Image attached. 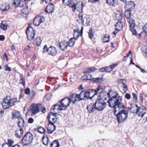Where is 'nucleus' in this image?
I'll list each match as a JSON object with an SVG mask.
<instances>
[{
  "mask_svg": "<svg viewBox=\"0 0 147 147\" xmlns=\"http://www.w3.org/2000/svg\"><path fill=\"white\" fill-rule=\"evenodd\" d=\"M28 7H26L25 8H24L22 10V13L26 15L28 13Z\"/></svg>",
  "mask_w": 147,
  "mask_h": 147,
  "instance_id": "09e8293b",
  "label": "nucleus"
},
{
  "mask_svg": "<svg viewBox=\"0 0 147 147\" xmlns=\"http://www.w3.org/2000/svg\"><path fill=\"white\" fill-rule=\"evenodd\" d=\"M9 5L8 3H7L3 6L1 10L3 11H7L9 9Z\"/></svg>",
  "mask_w": 147,
  "mask_h": 147,
  "instance_id": "c9c22d12",
  "label": "nucleus"
},
{
  "mask_svg": "<svg viewBox=\"0 0 147 147\" xmlns=\"http://www.w3.org/2000/svg\"><path fill=\"white\" fill-rule=\"evenodd\" d=\"M47 118L49 121V119L52 123L54 124L57 121V118H55L53 115H51V114H49L47 116Z\"/></svg>",
  "mask_w": 147,
  "mask_h": 147,
  "instance_id": "c85d7f7f",
  "label": "nucleus"
},
{
  "mask_svg": "<svg viewBox=\"0 0 147 147\" xmlns=\"http://www.w3.org/2000/svg\"><path fill=\"white\" fill-rule=\"evenodd\" d=\"M20 83L22 84V85L24 86L25 85V82L24 79V77L22 76H20Z\"/></svg>",
  "mask_w": 147,
  "mask_h": 147,
  "instance_id": "a18cd8bd",
  "label": "nucleus"
},
{
  "mask_svg": "<svg viewBox=\"0 0 147 147\" xmlns=\"http://www.w3.org/2000/svg\"><path fill=\"white\" fill-rule=\"evenodd\" d=\"M56 129V126L49 119V123H48L47 129L49 134L52 133Z\"/></svg>",
  "mask_w": 147,
  "mask_h": 147,
  "instance_id": "9b49d317",
  "label": "nucleus"
},
{
  "mask_svg": "<svg viewBox=\"0 0 147 147\" xmlns=\"http://www.w3.org/2000/svg\"><path fill=\"white\" fill-rule=\"evenodd\" d=\"M103 80L102 78H93L92 79V82H100Z\"/></svg>",
  "mask_w": 147,
  "mask_h": 147,
  "instance_id": "58836bf2",
  "label": "nucleus"
},
{
  "mask_svg": "<svg viewBox=\"0 0 147 147\" xmlns=\"http://www.w3.org/2000/svg\"><path fill=\"white\" fill-rule=\"evenodd\" d=\"M135 7V4L134 2L129 1L126 3L125 8L126 10L132 11L134 10Z\"/></svg>",
  "mask_w": 147,
  "mask_h": 147,
  "instance_id": "2eb2a0df",
  "label": "nucleus"
},
{
  "mask_svg": "<svg viewBox=\"0 0 147 147\" xmlns=\"http://www.w3.org/2000/svg\"><path fill=\"white\" fill-rule=\"evenodd\" d=\"M71 102V99L68 97L63 98L60 101L57 109H59L61 111L66 110L68 107L69 106Z\"/></svg>",
  "mask_w": 147,
  "mask_h": 147,
  "instance_id": "39448f33",
  "label": "nucleus"
},
{
  "mask_svg": "<svg viewBox=\"0 0 147 147\" xmlns=\"http://www.w3.org/2000/svg\"><path fill=\"white\" fill-rule=\"evenodd\" d=\"M131 56V57L132 56V52L131 51H129L128 53L127 54V55L126 56L127 57H128L129 56Z\"/></svg>",
  "mask_w": 147,
  "mask_h": 147,
  "instance_id": "69168bd1",
  "label": "nucleus"
},
{
  "mask_svg": "<svg viewBox=\"0 0 147 147\" xmlns=\"http://www.w3.org/2000/svg\"><path fill=\"white\" fill-rule=\"evenodd\" d=\"M59 44L60 49L62 50L66 49L67 46H68L67 41L65 40L59 43Z\"/></svg>",
  "mask_w": 147,
  "mask_h": 147,
  "instance_id": "6ab92c4d",
  "label": "nucleus"
},
{
  "mask_svg": "<svg viewBox=\"0 0 147 147\" xmlns=\"http://www.w3.org/2000/svg\"><path fill=\"white\" fill-rule=\"evenodd\" d=\"M23 1H21V0H14L13 4L16 7H21L23 6Z\"/></svg>",
  "mask_w": 147,
  "mask_h": 147,
  "instance_id": "a878e982",
  "label": "nucleus"
},
{
  "mask_svg": "<svg viewBox=\"0 0 147 147\" xmlns=\"http://www.w3.org/2000/svg\"><path fill=\"white\" fill-rule=\"evenodd\" d=\"M17 99L16 98L8 99V96L4 98L2 102V105L3 109H4L9 108L10 107L14 105V103L16 102Z\"/></svg>",
  "mask_w": 147,
  "mask_h": 147,
  "instance_id": "20e7f679",
  "label": "nucleus"
},
{
  "mask_svg": "<svg viewBox=\"0 0 147 147\" xmlns=\"http://www.w3.org/2000/svg\"><path fill=\"white\" fill-rule=\"evenodd\" d=\"M39 82V80L37 79L35 81L34 83L35 86H37Z\"/></svg>",
  "mask_w": 147,
  "mask_h": 147,
  "instance_id": "680f3d73",
  "label": "nucleus"
},
{
  "mask_svg": "<svg viewBox=\"0 0 147 147\" xmlns=\"http://www.w3.org/2000/svg\"><path fill=\"white\" fill-rule=\"evenodd\" d=\"M20 114L19 112L16 111H13L12 113V118L14 119L15 118L22 117H20Z\"/></svg>",
  "mask_w": 147,
  "mask_h": 147,
  "instance_id": "393cba45",
  "label": "nucleus"
},
{
  "mask_svg": "<svg viewBox=\"0 0 147 147\" xmlns=\"http://www.w3.org/2000/svg\"><path fill=\"white\" fill-rule=\"evenodd\" d=\"M109 90V92L105 93L109 98L107 101L109 106L113 109L114 114L116 116L117 121L119 123L124 122L126 120L128 117V113L123 109L125 106L122 102V97L120 96L117 97V95L110 98Z\"/></svg>",
  "mask_w": 147,
  "mask_h": 147,
  "instance_id": "f257e3e1",
  "label": "nucleus"
},
{
  "mask_svg": "<svg viewBox=\"0 0 147 147\" xmlns=\"http://www.w3.org/2000/svg\"><path fill=\"white\" fill-rule=\"evenodd\" d=\"M51 147H59L60 144L57 140H55L51 143Z\"/></svg>",
  "mask_w": 147,
  "mask_h": 147,
  "instance_id": "473e14b6",
  "label": "nucleus"
},
{
  "mask_svg": "<svg viewBox=\"0 0 147 147\" xmlns=\"http://www.w3.org/2000/svg\"><path fill=\"white\" fill-rule=\"evenodd\" d=\"M63 3L65 6H69L72 8L73 11H75L76 9L78 11L81 9L82 11L83 3L82 2L79 1L75 4L73 0H63Z\"/></svg>",
  "mask_w": 147,
  "mask_h": 147,
  "instance_id": "f03ea898",
  "label": "nucleus"
},
{
  "mask_svg": "<svg viewBox=\"0 0 147 147\" xmlns=\"http://www.w3.org/2000/svg\"><path fill=\"white\" fill-rule=\"evenodd\" d=\"M5 71H10L11 70L10 68L8 67V66L7 65H6L5 66Z\"/></svg>",
  "mask_w": 147,
  "mask_h": 147,
  "instance_id": "bf43d9fd",
  "label": "nucleus"
},
{
  "mask_svg": "<svg viewBox=\"0 0 147 147\" xmlns=\"http://www.w3.org/2000/svg\"><path fill=\"white\" fill-rule=\"evenodd\" d=\"M87 80H91L92 81V79L93 78H92V76L90 74H87Z\"/></svg>",
  "mask_w": 147,
  "mask_h": 147,
  "instance_id": "603ef678",
  "label": "nucleus"
},
{
  "mask_svg": "<svg viewBox=\"0 0 147 147\" xmlns=\"http://www.w3.org/2000/svg\"><path fill=\"white\" fill-rule=\"evenodd\" d=\"M115 14V19L117 20H119V21H121L123 18L122 13L119 11H118Z\"/></svg>",
  "mask_w": 147,
  "mask_h": 147,
  "instance_id": "b1692460",
  "label": "nucleus"
},
{
  "mask_svg": "<svg viewBox=\"0 0 147 147\" xmlns=\"http://www.w3.org/2000/svg\"><path fill=\"white\" fill-rule=\"evenodd\" d=\"M25 93L26 94H30V90L29 88H27L25 90Z\"/></svg>",
  "mask_w": 147,
  "mask_h": 147,
  "instance_id": "864d4df0",
  "label": "nucleus"
},
{
  "mask_svg": "<svg viewBox=\"0 0 147 147\" xmlns=\"http://www.w3.org/2000/svg\"><path fill=\"white\" fill-rule=\"evenodd\" d=\"M143 30L144 32L146 33L147 32V23L144 26Z\"/></svg>",
  "mask_w": 147,
  "mask_h": 147,
  "instance_id": "4d7b16f0",
  "label": "nucleus"
},
{
  "mask_svg": "<svg viewBox=\"0 0 147 147\" xmlns=\"http://www.w3.org/2000/svg\"><path fill=\"white\" fill-rule=\"evenodd\" d=\"M45 21V18L43 17L38 16L35 18L33 21V24L35 25L38 26L41 23H42Z\"/></svg>",
  "mask_w": 147,
  "mask_h": 147,
  "instance_id": "4468645a",
  "label": "nucleus"
},
{
  "mask_svg": "<svg viewBox=\"0 0 147 147\" xmlns=\"http://www.w3.org/2000/svg\"><path fill=\"white\" fill-rule=\"evenodd\" d=\"M80 33L79 29H74V37L73 38L75 39H77L79 36Z\"/></svg>",
  "mask_w": 147,
  "mask_h": 147,
  "instance_id": "cd10ccee",
  "label": "nucleus"
},
{
  "mask_svg": "<svg viewBox=\"0 0 147 147\" xmlns=\"http://www.w3.org/2000/svg\"><path fill=\"white\" fill-rule=\"evenodd\" d=\"M118 82H119L120 83H121L123 84L124 92V93L126 92L128 90L126 84L123 83L122 80L121 79L118 80Z\"/></svg>",
  "mask_w": 147,
  "mask_h": 147,
  "instance_id": "72a5a7b5",
  "label": "nucleus"
},
{
  "mask_svg": "<svg viewBox=\"0 0 147 147\" xmlns=\"http://www.w3.org/2000/svg\"><path fill=\"white\" fill-rule=\"evenodd\" d=\"M94 32L93 31V30L92 29H90L89 30L88 32L89 38L92 39L94 36Z\"/></svg>",
  "mask_w": 147,
  "mask_h": 147,
  "instance_id": "ea45409f",
  "label": "nucleus"
},
{
  "mask_svg": "<svg viewBox=\"0 0 147 147\" xmlns=\"http://www.w3.org/2000/svg\"><path fill=\"white\" fill-rule=\"evenodd\" d=\"M118 64L117 63H116L115 64H113L112 65H110V67L111 68V69H112V70Z\"/></svg>",
  "mask_w": 147,
  "mask_h": 147,
  "instance_id": "6e6d98bb",
  "label": "nucleus"
},
{
  "mask_svg": "<svg viewBox=\"0 0 147 147\" xmlns=\"http://www.w3.org/2000/svg\"><path fill=\"white\" fill-rule=\"evenodd\" d=\"M131 11V10H126V9H125L124 14L125 17L128 19V22L130 24V30L132 33L134 34L136 32V30L134 28L136 26V24L134 23V20L131 18H130V17L132 16Z\"/></svg>",
  "mask_w": 147,
  "mask_h": 147,
  "instance_id": "7ed1b4c3",
  "label": "nucleus"
},
{
  "mask_svg": "<svg viewBox=\"0 0 147 147\" xmlns=\"http://www.w3.org/2000/svg\"><path fill=\"white\" fill-rule=\"evenodd\" d=\"M76 39L72 38H71L67 42L68 46L70 47H72L75 43V40Z\"/></svg>",
  "mask_w": 147,
  "mask_h": 147,
  "instance_id": "2f4dec72",
  "label": "nucleus"
},
{
  "mask_svg": "<svg viewBox=\"0 0 147 147\" xmlns=\"http://www.w3.org/2000/svg\"><path fill=\"white\" fill-rule=\"evenodd\" d=\"M96 69H97L95 67H91L85 69L84 70V73L85 74H89L95 71Z\"/></svg>",
  "mask_w": 147,
  "mask_h": 147,
  "instance_id": "bb28decb",
  "label": "nucleus"
},
{
  "mask_svg": "<svg viewBox=\"0 0 147 147\" xmlns=\"http://www.w3.org/2000/svg\"><path fill=\"white\" fill-rule=\"evenodd\" d=\"M105 71L106 72H109L112 70L111 69L110 66H108L105 67Z\"/></svg>",
  "mask_w": 147,
  "mask_h": 147,
  "instance_id": "3c124183",
  "label": "nucleus"
},
{
  "mask_svg": "<svg viewBox=\"0 0 147 147\" xmlns=\"http://www.w3.org/2000/svg\"><path fill=\"white\" fill-rule=\"evenodd\" d=\"M30 47L29 45L27 46V47L25 48L24 49V51L25 53H26L28 51H30Z\"/></svg>",
  "mask_w": 147,
  "mask_h": 147,
  "instance_id": "5fc2aeb1",
  "label": "nucleus"
},
{
  "mask_svg": "<svg viewBox=\"0 0 147 147\" xmlns=\"http://www.w3.org/2000/svg\"><path fill=\"white\" fill-rule=\"evenodd\" d=\"M48 49H49V48H48L47 46L46 45H45L44 47L43 48V52L44 53H45L46 52H47L48 53Z\"/></svg>",
  "mask_w": 147,
  "mask_h": 147,
  "instance_id": "8fccbe9b",
  "label": "nucleus"
},
{
  "mask_svg": "<svg viewBox=\"0 0 147 147\" xmlns=\"http://www.w3.org/2000/svg\"><path fill=\"white\" fill-rule=\"evenodd\" d=\"M25 124V121L23 118L22 117H19L18 118V125L20 129L21 128L23 129Z\"/></svg>",
  "mask_w": 147,
  "mask_h": 147,
  "instance_id": "5701e85b",
  "label": "nucleus"
},
{
  "mask_svg": "<svg viewBox=\"0 0 147 147\" xmlns=\"http://www.w3.org/2000/svg\"><path fill=\"white\" fill-rule=\"evenodd\" d=\"M34 119L32 118H30L28 119V122L29 123H32L34 121Z\"/></svg>",
  "mask_w": 147,
  "mask_h": 147,
  "instance_id": "338daca9",
  "label": "nucleus"
},
{
  "mask_svg": "<svg viewBox=\"0 0 147 147\" xmlns=\"http://www.w3.org/2000/svg\"><path fill=\"white\" fill-rule=\"evenodd\" d=\"M2 147H9L7 144V142H5L2 144Z\"/></svg>",
  "mask_w": 147,
  "mask_h": 147,
  "instance_id": "774afa93",
  "label": "nucleus"
},
{
  "mask_svg": "<svg viewBox=\"0 0 147 147\" xmlns=\"http://www.w3.org/2000/svg\"><path fill=\"white\" fill-rule=\"evenodd\" d=\"M31 95V97L32 98H33L36 95V92L34 90H32L31 91L30 93Z\"/></svg>",
  "mask_w": 147,
  "mask_h": 147,
  "instance_id": "49530a36",
  "label": "nucleus"
},
{
  "mask_svg": "<svg viewBox=\"0 0 147 147\" xmlns=\"http://www.w3.org/2000/svg\"><path fill=\"white\" fill-rule=\"evenodd\" d=\"M30 31H29L28 29H27L26 33L28 39L29 40H33L35 35V32L33 28H30Z\"/></svg>",
  "mask_w": 147,
  "mask_h": 147,
  "instance_id": "9d476101",
  "label": "nucleus"
},
{
  "mask_svg": "<svg viewBox=\"0 0 147 147\" xmlns=\"http://www.w3.org/2000/svg\"><path fill=\"white\" fill-rule=\"evenodd\" d=\"M103 43L109 42V35L107 34L105 35L103 38Z\"/></svg>",
  "mask_w": 147,
  "mask_h": 147,
  "instance_id": "e433bc0d",
  "label": "nucleus"
},
{
  "mask_svg": "<svg viewBox=\"0 0 147 147\" xmlns=\"http://www.w3.org/2000/svg\"><path fill=\"white\" fill-rule=\"evenodd\" d=\"M41 40L40 37H37L35 40V42L36 45L39 46L41 44Z\"/></svg>",
  "mask_w": 147,
  "mask_h": 147,
  "instance_id": "4c0bfd02",
  "label": "nucleus"
},
{
  "mask_svg": "<svg viewBox=\"0 0 147 147\" xmlns=\"http://www.w3.org/2000/svg\"><path fill=\"white\" fill-rule=\"evenodd\" d=\"M45 131V128L41 127H40L38 130V132L41 134L44 133Z\"/></svg>",
  "mask_w": 147,
  "mask_h": 147,
  "instance_id": "c03bdc74",
  "label": "nucleus"
},
{
  "mask_svg": "<svg viewBox=\"0 0 147 147\" xmlns=\"http://www.w3.org/2000/svg\"><path fill=\"white\" fill-rule=\"evenodd\" d=\"M59 104L57 103V104L54 105L53 106H52V107L51 109V110H54L55 109V107H56V106H57L58 107Z\"/></svg>",
  "mask_w": 147,
  "mask_h": 147,
  "instance_id": "0e129e2a",
  "label": "nucleus"
},
{
  "mask_svg": "<svg viewBox=\"0 0 147 147\" xmlns=\"http://www.w3.org/2000/svg\"><path fill=\"white\" fill-rule=\"evenodd\" d=\"M107 3L109 5L112 6L114 5L115 1V0H107Z\"/></svg>",
  "mask_w": 147,
  "mask_h": 147,
  "instance_id": "a19ab883",
  "label": "nucleus"
},
{
  "mask_svg": "<svg viewBox=\"0 0 147 147\" xmlns=\"http://www.w3.org/2000/svg\"><path fill=\"white\" fill-rule=\"evenodd\" d=\"M87 109L89 113H92L94 111L97 110L96 105L95 103H91L89 105H88L87 107Z\"/></svg>",
  "mask_w": 147,
  "mask_h": 147,
  "instance_id": "dca6fc26",
  "label": "nucleus"
},
{
  "mask_svg": "<svg viewBox=\"0 0 147 147\" xmlns=\"http://www.w3.org/2000/svg\"><path fill=\"white\" fill-rule=\"evenodd\" d=\"M41 104H38L37 105L33 104L32 105L30 110L31 111L32 113L34 115L38 113L39 111V108L40 107Z\"/></svg>",
  "mask_w": 147,
  "mask_h": 147,
  "instance_id": "ddd939ff",
  "label": "nucleus"
},
{
  "mask_svg": "<svg viewBox=\"0 0 147 147\" xmlns=\"http://www.w3.org/2000/svg\"><path fill=\"white\" fill-rule=\"evenodd\" d=\"M57 52L56 48L55 47L53 46H51L49 48L48 53L50 55L55 56L57 54Z\"/></svg>",
  "mask_w": 147,
  "mask_h": 147,
  "instance_id": "a211bd4d",
  "label": "nucleus"
},
{
  "mask_svg": "<svg viewBox=\"0 0 147 147\" xmlns=\"http://www.w3.org/2000/svg\"><path fill=\"white\" fill-rule=\"evenodd\" d=\"M24 133V130L22 128L19 130L17 129L15 130V136L18 138H20Z\"/></svg>",
  "mask_w": 147,
  "mask_h": 147,
  "instance_id": "4be33fe9",
  "label": "nucleus"
},
{
  "mask_svg": "<svg viewBox=\"0 0 147 147\" xmlns=\"http://www.w3.org/2000/svg\"><path fill=\"white\" fill-rule=\"evenodd\" d=\"M131 107H129V110L133 113H137L139 107L136 104H131L130 105Z\"/></svg>",
  "mask_w": 147,
  "mask_h": 147,
  "instance_id": "412c9836",
  "label": "nucleus"
},
{
  "mask_svg": "<svg viewBox=\"0 0 147 147\" xmlns=\"http://www.w3.org/2000/svg\"><path fill=\"white\" fill-rule=\"evenodd\" d=\"M85 19L84 20V23H83L84 24L85 26H88L89 25V23L90 21V17L84 18Z\"/></svg>",
  "mask_w": 147,
  "mask_h": 147,
  "instance_id": "f704fd0d",
  "label": "nucleus"
},
{
  "mask_svg": "<svg viewBox=\"0 0 147 147\" xmlns=\"http://www.w3.org/2000/svg\"><path fill=\"white\" fill-rule=\"evenodd\" d=\"M8 142L7 144L9 146V147H10L11 146H12V144H13L14 141L13 140L11 139H9L7 140Z\"/></svg>",
  "mask_w": 147,
  "mask_h": 147,
  "instance_id": "de8ad7c7",
  "label": "nucleus"
},
{
  "mask_svg": "<svg viewBox=\"0 0 147 147\" xmlns=\"http://www.w3.org/2000/svg\"><path fill=\"white\" fill-rule=\"evenodd\" d=\"M97 110L99 111L103 110L106 107V102L100 97L98 98L95 102Z\"/></svg>",
  "mask_w": 147,
  "mask_h": 147,
  "instance_id": "0eeeda50",
  "label": "nucleus"
},
{
  "mask_svg": "<svg viewBox=\"0 0 147 147\" xmlns=\"http://www.w3.org/2000/svg\"><path fill=\"white\" fill-rule=\"evenodd\" d=\"M78 17L80 21V22H83L84 23V20L83 19V15L82 13V12H80L79 14H78Z\"/></svg>",
  "mask_w": 147,
  "mask_h": 147,
  "instance_id": "79ce46f5",
  "label": "nucleus"
},
{
  "mask_svg": "<svg viewBox=\"0 0 147 147\" xmlns=\"http://www.w3.org/2000/svg\"><path fill=\"white\" fill-rule=\"evenodd\" d=\"M0 28L4 30H6L7 29V26L2 23V22L0 24Z\"/></svg>",
  "mask_w": 147,
  "mask_h": 147,
  "instance_id": "37998d69",
  "label": "nucleus"
},
{
  "mask_svg": "<svg viewBox=\"0 0 147 147\" xmlns=\"http://www.w3.org/2000/svg\"><path fill=\"white\" fill-rule=\"evenodd\" d=\"M125 97L126 99L129 100L131 98V96L129 93H126L125 95Z\"/></svg>",
  "mask_w": 147,
  "mask_h": 147,
  "instance_id": "13d9d810",
  "label": "nucleus"
},
{
  "mask_svg": "<svg viewBox=\"0 0 147 147\" xmlns=\"http://www.w3.org/2000/svg\"><path fill=\"white\" fill-rule=\"evenodd\" d=\"M81 79L82 80H87V74L85 75L81 78Z\"/></svg>",
  "mask_w": 147,
  "mask_h": 147,
  "instance_id": "052dcab7",
  "label": "nucleus"
},
{
  "mask_svg": "<svg viewBox=\"0 0 147 147\" xmlns=\"http://www.w3.org/2000/svg\"><path fill=\"white\" fill-rule=\"evenodd\" d=\"M123 26V23L121 21H118L115 25L116 30H120L122 28Z\"/></svg>",
  "mask_w": 147,
  "mask_h": 147,
  "instance_id": "7c9ffc66",
  "label": "nucleus"
},
{
  "mask_svg": "<svg viewBox=\"0 0 147 147\" xmlns=\"http://www.w3.org/2000/svg\"><path fill=\"white\" fill-rule=\"evenodd\" d=\"M137 114L138 116L143 117L147 115V110L145 107L142 106L139 107Z\"/></svg>",
  "mask_w": 147,
  "mask_h": 147,
  "instance_id": "f8f14e48",
  "label": "nucleus"
},
{
  "mask_svg": "<svg viewBox=\"0 0 147 147\" xmlns=\"http://www.w3.org/2000/svg\"><path fill=\"white\" fill-rule=\"evenodd\" d=\"M54 9V4L51 3L47 6L46 8L45 11L47 13H51L53 12Z\"/></svg>",
  "mask_w": 147,
  "mask_h": 147,
  "instance_id": "aec40b11",
  "label": "nucleus"
},
{
  "mask_svg": "<svg viewBox=\"0 0 147 147\" xmlns=\"http://www.w3.org/2000/svg\"><path fill=\"white\" fill-rule=\"evenodd\" d=\"M33 140L32 134L29 132H27L24 135L22 140V143L25 146H28L32 142Z\"/></svg>",
  "mask_w": 147,
  "mask_h": 147,
  "instance_id": "423d86ee",
  "label": "nucleus"
},
{
  "mask_svg": "<svg viewBox=\"0 0 147 147\" xmlns=\"http://www.w3.org/2000/svg\"><path fill=\"white\" fill-rule=\"evenodd\" d=\"M42 140L43 144L47 146L48 144L49 140L46 134H44L42 138Z\"/></svg>",
  "mask_w": 147,
  "mask_h": 147,
  "instance_id": "c756f323",
  "label": "nucleus"
},
{
  "mask_svg": "<svg viewBox=\"0 0 147 147\" xmlns=\"http://www.w3.org/2000/svg\"><path fill=\"white\" fill-rule=\"evenodd\" d=\"M83 92H81L79 94H73L71 96V101L72 100L73 104L77 101L84 100V97L82 96L83 94Z\"/></svg>",
  "mask_w": 147,
  "mask_h": 147,
  "instance_id": "6e6552de",
  "label": "nucleus"
},
{
  "mask_svg": "<svg viewBox=\"0 0 147 147\" xmlns=\"http://www.w3.org/2000/svg\"><path fill=\"white\" fill-rule=\"evenodd\" d=\"M132 96L134 99L136 100L138 99L137 96L135 93H132Z\"/></svg>",
  "mask_w": 147,
  "mask_h": 147,
  "instance_id": "e2e57ef3",
  "label": "nucleus"
},
{
  "mask_svg": "<svg viewBox=\"0 0 147 147\" xmlns=\"http://www.w3.org/2000/svg\"><path fill=\"white\" fill-rule=\"evenodd\" d=\"M94 90H88L84 92H83V94L84 95V98L85 99L86 98L87 99H91L94 96H92V95L94 94Z\"/></svg>",
  "mask_w": 147,
  "mask_h": 147,
  "instance_id": "1a4fd4ad",
  "label": "nucleus"
},
{
  "mask_svg": "<svg viewBox=\"0 0 147 147\" xmlns=\"http://www.w3.org/2000/svg\"><path fill=\"white\" fill-rule=\"evenodd\" d=\"M104 89V88H103L101 86H98L97 88V90H94V94L92 95V96H94L98 93H99L98 96H100V95L102 96L101 94Z\"/></svg>",
  "mask_w": 147,
  "mask_h": 147,
  "instance_id": "f3484780",
  "label": "nucleus"
}]
</instances>
